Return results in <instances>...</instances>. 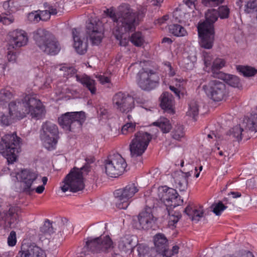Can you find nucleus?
I'll use <instances>...</instances> for the list:
<instances>
[{
  "instance_id": "obj_56",
  "label": "nucleus",
  "mask_w": 257,
  "mask_h": 257,
  "mask_svg": "<svg viewBox=\"0 0 257 257\" xmlns=\"http://www.w3.org/2000/svg\"><path fill=\"white\" fill-rule=\"evenodd\" d=\"M149 248L145 245H140L138 248V254L140 257H146L148 254Z\"/></svg>"
},
{
  "instance_id": "obj_2",
  "label": "nucleus",
  "mask_w": 257,
  "mask_h": 257,
  "mask_svg": "<svg viewBox=\"0 0 257 257\" xmlns=\"http://www.w3.org/2000/svg\"><path fill=\"white\" fill-rule=\"evenodd\" d=\"M86 163L82 167L78 168L74 167L65 177L63 182V185L61 187L63 192L69 190L72 192H76L82 190L84 187L83 177L90 172V164L94 162L93 157H87Z\"/></svg>"
},
{
  "instance_id": "obj_51",
  "label": "nucleus",
  "mask_w": 257,
  "mask_h": 257,
  "mask_svg": "<svg viewBox=\"0 0 257 257\" xmlns=\"http://www.w3.org/2000/svg\"><path fill=\"white\" fill-rule=\"evenodd\" d=\"M190 218L192 220L198 221L201 217H203V211L201 208L198 209H194V211L192 212Z\"/></svg>"
},
{
  "instance_id": "obj_38",
  "label": "nucleus",
  "mask_w": 257,
  "mask_h": 257,
  "mask_svg": "<svg viewBox=\"0 0 257 257\" xmlns=\"http://www.w3.org/2000/svg\"><path fill=\"white\" fill-rule=\"evenodd\" d=\"M216 10L220 19H227L229 17L230 11L227 6H220Z\"/></svg>"
},
{
  "instance_id": "obj_14",
  "label": "nucleus",
  "mask_w": 257,
  "mask_h": 257,
  "mask_svg": "<svg viewBox=\"0 0 257 257\" xmlns=\"http://www.w3.org/2000/svg\"><path fill=\"white\" fill-rule=\"evenodd\" d=\"M114 106L119 111L127 113L135 107V100L129 95L122 92L115 94L112 98Z\"/></svg>"
},
{
  "instance_id": "obj_55",
  "label": "nucleus",
  "mask_w": 257,
  "mask_h": 257,
  "mask_svg": "<svg viewBox=\"0 0 257 257\" xmlns=\"http://www.w3.org/2000/svg\"><path fill=\"white\" fill-rule=\"evenodd\" d=\"M13 4V2L11 0L5 1L3 3V7L7 11V13L11 14L15 11V9L12 6Z\"/></svg>"
},
{
  "instance_id": "obj_42",
  "label": "nucleus",
  "mask_w": 257,
  "mask_h": 257,
  "mask_svg": "<svg viewBox=\"0 0 257 257\" xmlns=\"http://www.w3.org/2000/svg\"><path fill=\"white\" fill-rule=\"evenodd\" d=\"M13 97V94L8 89H3L0 91V101L7 102Z\"/></svg>"
},
{
  "instance_id": "obj_60",
  "label": "nucleus",
  "mask_w": 257,
  "mask_h": 257,
  "mask_svg": "<svg viewBox=\"0 0 257 257\" xmlns=\"http://www.w3.org/2000/svg\"><path fill=\"white\" fill-rule=\"evenodd\" d=\"M105 13L108 16L112 19L114 22L116 23L118 18V12L117 14H115L112 10L106 9V10L105 11Z\"/></svg>"
},
{
  "instance_id": "obj_30",
  "label": "nucleus",
  "mask_w": 257,
  "mask_h": 257,
  "mask_svg": "<svg viewBox=\"0 0 257 257\" xmlns=\"http://www.w3.org/2000/svg\"><path fill=\"white\" fill-rule=\"evenodd\" d=\"M169 33L176 37L185 36L187 34L185 29L180 25L172 24L169 26Z\"/></svg>"
},
{
  "instance_id": "obj_54",
  "label": "nucleus",
  "mask_w": 257,
  "mask_h": 257,
  "mask_svg": "<svg viewBox=\"0 0 257 257\" xmlns=\"http://www.w3.org/2000/svg\"><path fill=\"white\" fill-rule=\"evenodd\" d=\"M16 233L14 231H12L8 237V245L11 246H13L16 244Z\"/></svg>"
},
{
  "instance_id": "obj_5",
  "label": "nucleus",
  "mask_w": 257,
  "mask_h": 257,
  "mask_svg": "<svg viewBox=\"0 0 257 257\" xmlns=\"http://www.w3.org/2000/svg\"><path fill=\"white\" fill-rule=\"evenodd\" d=\"M22 139L16 133L8 134L1 138L0 153L7 159L8 164H13L17 160L21 151Z\"/></svg>"
},
{
  "instance_id": "obj_21",
  "label": "nucleus",
  "mask_w": 257,
  "mask_h": 257,
  "mask_svg": "<svg viewBox=\"0 0 257 257\" xmlns=\"http://www.w3.org/2000/svg\"><path fill=\"white\" fill-rule=\"evenodd\" d=\"M20 210L18 206H11L8 210L4 211L3 219L9 224L10 227H14L20 221Z\"/></svg>"
},
{
  "instance_id": "obj_58",
  "label": "nucleus",
  "mask_w": 257,
  "mask_h": 257,
  "mask_svg": "<svg viewBox=\"0 0 257 257\" xmlns=\"http://www.w3.org/2000/svg\"><path fill=\"white\" fill-rule=\"evenodd\" d=\"M89 172L90 173V174L88 175V181L90 184L93 185L92 188H93V185L96 183L98 178V175L93 172L90 171Z\"/></svg>"
},
{
  "instance_id": "obj_10",
  "label": "nucleus",
  "mask_w": 257,
  "mask_h": 257,
  "mask_svg": "<svg viewBox=\"0 0 257 257\" xmlns=\"http://www.w3.org/2000/svg\"><path fill=\"white\" fill-rule=\"evenodd\" d=\"M151 139L152 136L148 133H137L129 146L131 156L137 157L142 156L147 149Z\"/></svg>"
},
{
  "instance_id": "obj_44",
  "label": "nucleus",
  "mask_w": 257,
  "mask_h": 257,
  "mask_svg": "<svg viewBox=\"0 0 257 257\" xmlns=\"http://www.w3.org/2000/svg\"><path fill=\"white\" fill-rule=\"evenodd\" d=\"M30 244H23L21 250L20 251L16 257H32V253L30 252Z\"/></svg>"
},
{
  "instance_id": "obj_33",
  "label": "nucleus",
  "mask_w": 257,
  "mask_h": 257,
  "mask_svg": "<svg viewBox=\"0 0 257 257\" xmlns=\"http://www.w3.org/2000/svg\"><path fill=\"white\" fill-rule=\"evenodd\" d=\"M104 166L106 174L111 177H117V174L116 171V168L112 165V162L108 157L107 159L104 162Z\"/></svg>"
},
{
  "instance_id": "obj_29",
  "label": "nucleus",
  "mask_w": 257,
  "mask_h": 257,
  "mask_svg": "<svg viewBox=\"0 0 257 257\" xmlns=\"http://www.w3.org/2000/svg\"><path fill=\"white\" fill-rule=\"evenodd\" d=\"M219 79L224 80L228 85L233 87H238L240 85L239 79L235 75L226 73L221 74Z\"/></svg>"
},
{
  "instance_id": "obj_22",
  "label": "nucleus",
  "mask_w": 257,
  "mask_h": 257,
  "mask_svg": "<svg viewBox=\"0 0 257 257\" xmlns=\"http://www.w3.org/2000/svg\"><path fill=\"white\" fill-rule=\"evenodd\" d=\"M72 34L73 39V47L76 52L80 54H84L87 50V42H83L80 38L79 32L76 28L72 30Z\"/></svg>"
},
{
  "instance_id": "obj_35",
  "label": "nucleus",
  "mask_w": 257,
  "mask_h": 257,
  "mask_svg": "<svg viewBox=\"0 0 257 257\" xmlns=\"http://www.w3.org/2000/svg\"><path fill=\"white\" fill-rule=\"evenodd\" d=\"M237 69L245 77L254 76L257 73V70L256 69L249 66H238Z\"/></svg>"
},
{
  "instance_id": "obj_62",
  "label": "nucleus",
  "mask_w": 257,
  "mask_h": 257,
  "mask_svg": "<svg viewBox=\"0 0 257 257\" xmlns=\"http://www.w3.org/2000/svg\"><path fill=\"white\" fill-rule=\"evenodd\" d=\"M0 121L3 125L8 126L10 124L11 119L8 116L3 115L0 117Z\"/></svg>"
},
{
  "instance_id": "obj_63",
  "label": "nucleus",
  "mask_w": 257,
  "mask_h": 257,
  "mask_svg": "<svg viewBox=\"0 0 257 257\" xmlns=\"http://www.w3.org/2000/svg\"><path fill=\"white\" fill-rule=\"evenodd\" d=\"M61 4V1L59 2L58 3H56L54 6H50L48 8V11L50 12V15H54L57 14V10L56 8L59 6V5Z\"/></svg>"
},
{
  "instance_id": "obj_11",
  "label": "nucleus",
  "mask_w": 257,
  "mask_h": 257,
  "mask_svg": "<svg viewBox=\"0 0 257 257\" xmlns=\"http://www.w3.org/2000/svg\"><path fill=\"white\" fill-rule=\"evenodd\" d=\"M159 80L158 74L153 70L142 69L137 74L138 84L144 90L155 89L159 85Z\"/></svg>"
},
{
  "instance_id": "obj_34",
  "label": "nucleus",
  "mask_w": 257,
  "mask_h": 257,
  "mask_svg": "<svg viewBox=\"0 0 257 257\" xmlns=\"http://www.w3.org/2000/svg\"><path fill=\"white\" fill-rule=\"evenodd\" d=\"M171 136L173 139L177 141H181L185 137L183 126L181 124L175 125L171 132Z\"/></svg>"
},
{
  "instance_id": "obj_24",
  "label": "nucleus",
  "mask_w": 257,
  "mask_h": 257,
  "mask_svg": "<svg viewBox=\"0 0 257 257\" xmlns=\"http://www.w3.org/2000/svg\"><path fill=\"white\" fill-rule=\"evenodd\" d=\"M109 159L112 162V165L116 168L117 176L121 175L127 166L125 160L118 154H114L109 155Z\"/></svg>"
},
{
  "instance_id": "obj_37",
  "label": "nucleus",
  "mask_w": 257,
  "mask_h": 257,
  "mask_svg": "<svg viewBox=\"0 0 257 257\" xmlns=\"http://www.w3.org/2000/svg\"><path fill=\"white\" fill-rule=\"evenodd\" d=\"M176 187L180 191H185L188 186V180L184 177H180L178 175L175 179Z\"/></svg>"
},
{
  "instance_id": "obj_53",
  "label": "nucleus",
  "mask_w": 257,
  "mask_h": 257,
  "mask_svg": "<svg viewBox=\"0 0 257 257\" xmlns=\"http://www.w3.org/2000/svg\"><path fill=\"white\" fill-rule=\"evenodd\" d=\"M28 19L31 22L34 23H38L40 21L39 13L37 11L29 13L28 15Z\"/></svg>"
},
{
  "instance_id": "obj_52",
  "label": "nucleus",
  "mask_w": 257,
  "mask_h": 257,
  "mask_svg": "<svg viewBox=\"0 0 257 257\" xmlns=\"http://www.w3.org/2000/svg\"><path fill=\"white\" fill-rule=\"evenodd\" d=\"M10 48H8L7 52V59L9 62L15 63L18 57V53L15 50H10Z\"/></svg>"
},
{
  "instance_id": "obj_4",
  "label": "nucleus",
  "mask_w": 257,
  "mask_h": 257,
  "mask_svg": "<svg viewBox=\"0 0 257 257\" xmlns=\"http://www.w3.org/2000/svg\"><path fill=\"white\" fill-rule=\"evenodd\" d=\"M138 14L128 4H123L119 8L118 18L116 22V31L120 35L133 32L138 25Z\"/></svg>"
},
{
  "instance_id": "obj_9",
  "label": "nucleus",
  "mask_w": 257,
  "mask_h": 257,
  "mask_svg": "<svg viewBox=\"0 0 257 257\" xmlns=\"http://www.w3.org/2000/svg\"><path fill=\"white\" fill-rule=\"evenodd\" d=\"M206 95L214 101H220L228 94L225 84L218 80H210L207 84L203 86Z\"/></svg>"
},
{
  "instance_id": "obj_41",
  "label": "nucleus",
  "mask_w": 257,
  "mask_h": 257,
  "mask_svg": "<svg viewBox=\"0 0 257 257\" xmlns=\"http://www.w3.org/2000/svg\"><path fill=\"white\" fill-rule=\"evenodd\" d=\"M246 127L252 132H257V114L247 119Z\"/></svg>"
},
{
  "instance_id": "obj_15",
  "label": "nucleus",
  "mask_w": 257,
  "mask_h": 257,
  "mask_svg": "<svg viewBox=\"0 0 257 257\" xmlns=\"http://www.w3.org/2000/svg\"><path fill=\"white\" fill-rule=\"evenodd\" d=\"M159 195L161 200L168 208H175L183 203V200L181 198L177 191L173 188L165 187L160 192Z\"/></svg>"
},
{
  "instance_id": "obj_28",
  "label": "nucleus",
  "mask_w": 257,
  "mask_h": 257,
  "mask_svg": "<svg viewBox=\"0 0 257 257\" xmlns=\"http://www.w3.org/2000/svg\"><path fill=\"white\" fill-rule=\"evenodd\" d=\"M153 125L158 126L163 133H168L172 128L170 120L166 117H160L157 121L154 122Z\"/></svg>"
},
{
  "instance_id": "obj_7",
  "label": "nucleus",
  "mask_w": 257,
  "mask_h": 257,
  "mask_svg": "<svg viewBox=\"0 0 257 257\" xmlns=\"http://www.w3.org/2000/svg\"><path fill=\"white\" fill-rule=\"evenodd\" d=\"M85 120V113L82 111L66 112L58 118L59 125L68 132L80 128Z\"/></svg>"
},
{
  "instance_id": "obj_50",
  "label": "nucleus",
  "mask_w": 257,
  "mask_h": 257,
  "mask_svg": "<svg viewBox=\"0 0 257 257\" xmlns=\"http://www.w3.org/2000/svg\"><path fill=\"white\" fill-rule=\"evenodd\" d=\"M245 11L247 13H250L257 9V0H250L245 5Z\"/></svg>"
},
{
  "instance_id": "obj_23",
  "label": "nucleus",
  "mask_w": 257,
  "mask_h": 257,
  "mask_svg": "<svg viewBox=\"0 0 257 257\" xmlns=\"http://www.w3.org/2000/svg\"><path fill=\"white\" fill-rule=\"evenodd\" d=\"M174 100L172 95L168 92H164L161 95L160 105L162 108L170 113L174 114Z\"/></svg>"
},
{
  "instance_id": "obj_12",
  "label": "nucleus",
  "mask_w": 257,
  "mask_h": 257,
  "mask_svg": "<svg viewBox=\"0 0 257 257\" xmlns=\"http://www.w3.org/2000/svg\"><path fill=\"white\" fill-rule=\"evenodd\" d=\"M58 134V128L55 124L50 121L43 124L40 136L43 145L47 149L50 150L54 149L57 143Z\"/></svg>"
},
{
  "instance_id": "obj_8",
  "label": "nucleus",
  "mask_w": 257,
  "mask_h": 257,
  "mask_svg": "<svg viewBox=\"0 0 257 257\" xmlns=\"http://www.w3.org/2000/svg\"><path fill=\"white\" fill-rule=\"evenodd\" d=\"M85 247L91 252L106 254L113 250L114 244L109 235H100L94 238H88Z\"/></svg>"
},
{
  "instance_id": "obj_59",
  "label": "nucleus",
  "mask_w": 257,
  "mask_h": 257,
  "mask_svg": "<svg viewBox=\"0 0 257 257\" xmlns=\"http://www.w3.org/2000/svg\"><path fill=\"white\" fill-rule=\"evenodd\" d=\"M39 16L40 21H46L50 19L51 15L48 10H45L40 11Z\"/></svg>"
},
{
  "instance_id": "obj_27",
  "label": "nucleus",
  "mask_w": 257,
  "mask_h": 257,
  "mask_svg": "<svg viewBox=\"0 0 257 257\" xmlns=\"http://www.w3.org/2000/svg\"><path fill=\"white\" fill-rule=\"evenodd\" d=\"M225 64V61L224 59L221 58L215 59L211 66L212 76L214 78H219L221 74L224 73L220 71Z\"/></svg>"
},
{
  "instance_id": "obj_3",
  "label": "nucleus",
  "mask_w": 257,
  "mask_h": 257,
  "mask_svg": "<svg viewBox=\"0 0 257 257\" xmlns=\"http://www.w3.org/2000/svg\"><path fill=\"white\" fill-rule=\"evenodd\" d=\"M218 17L216 9L208 10L205 13V21L198 23L197 30L201 47L208 49L212 47L214 40L213 24Z\"/></svg>"
},
{
  "instance_id": "obj_64",
  "label": "nucleus",
  "mask_w": 257,
  "mask_h": 257,
  "mask_svg": "<svg viewBox=\"0 0 257 257\" xmlns=\"http://www.w3.org/2000/svg\"><path fill=\"white\" fill-rule=\"evenodd\" d=\"M194 211V209H192V208L190 206H188L184 209V212L188 215L190 217L192 214V212Z\"/></svg>"
},
{
  "instance_id": "obj_46",
  "label": "nucleus",
  "mask_w": 257,
  "mask_h": 257,
  "mask_svg": "<svg viewBox=\"0 0 257 257\" xmlns=\"http://www.w3.org/2000/svg\"><path fill=\"white\" fill-rule=\"evenodd\" d=\"M243 131V130L239 126H235L233 128H232L231 132V135L232 136L236 138L238 141L241 140L242 139V132Z\"/></svg>"
},
{
  "instance_id": "obj_48",
  "label": "nucleus",
  "mask_w": 257,
  "mask_h": 257,
  "mask_svg": "<svg viewBox=\"0 0 257 257\" xmlns=\"http://www.w3.org/2000/svg\"><path fill=\"white\" fill-rule=\"evenodd\" d=\"M11 14L5 13L0 15V22L3 23L5 25H10L12 23L14 19Z\"/></svg>"
},
{
  "instance_id": "obj_13",
  "label": "nucleus",
  "mask_w": 257,
  "mask_h": 257,
  "mask_svg": "<svg viewBox=\"0 0 257 257\" xmlns=\"http://www.w3.org/2000/svg\"><path fill=\"white\" fill-rule=\"evenodd\" d=\"M139 191L134 183H131L122 189L114 192L116 206L120 209H125L130 204V200Z\"/></svg>"
},
{
  "instance_id": "obj_19",
  "label": "nucleus",
  "mask_w": 257,
  "mask_h": 257,
  "mask_svg": "<svg viewBox=\"0 0 257 257\" xmlns=\"http://www.w3.org/2000/svg\"><path fill=\"white\" fill-rule=\"evenodd\" d=\"M155 250L158 254L165 257H171L169 255L168 241L165 235L161 233L156 234L154 237Z\"/></svg>"
},
{
  "instance_id": "obj_31",
  "label": "nucleus",
  "mask_w": 257,
  "mask_h": 257,
  "mask_svg": "<svg viewBox=\"0 0 257 257\" xmlns=\"http://www.w3.org/2000/svg\"><path fill=\"white\" fill-rule=\"evenodd\" d=\"M130 40L136 47H141L145 42L144 37L140 32H136L132 34Z\"/></svg>"
},
{
  "instance_id": "obj_6",
  "label": "nucleus",
  "mask_w": 257,
  "mask_h": 257,
  "mask_svg": "<svg viewBox=\"0 0 257 257\" xmlns=\"http://www.w3.org/2000/svg\"><path fill=\"white\" fill-rule=\"evenodd\" d=\"M33 39L38 47L46 54L55 55L60 50L58 42L54 36L43 29H38L33 32Z\"/></svg>"
},
{
  "instance_id": "obj_45",
  "label": "nucleus",
  "mask_w": 257,
  "mask_h": 257,
  "mask_svg": "<svg viewBox=\"0 0 257 257\" xmlns=\"http://www.w3.org/2000/svg\"><path fill=\"white\" fill-rule=\"evenodd\" d=\"M136 123L132 122H127L122 126L121 132L123 135L132 133L136 130Z\"/></svg>"
},
{
  "instance_id": "obj_43",
  "label": "nucleus",
  "mask_w": 257,
  "mask_h": 257,
  "mask_svg": "<svg viewBox=\"0 0 257 257\" xmlns=\"http://www.w3.org/2000/svg\"><path fill=\"white\" fill-rule=\"evenodd\" d=\"M211 208L212 209V211L216 215H220L221 212L224 210L227 206H225L222 202L219 201L217 203L213 204Z\"/></svg>"
},
{
  "instance_id": "obj_17",
  "label": "nucleus",
  "mask_w": 257,
  "mask_h": 257,
  "mask_svg": "<svg viewBox=\"0 0 257 257\" xmlns=\"http://www.w3.org/2000/svg\"><path fill=\"white\" fill-rule=\"evenodd\" d=\"M138 220H133V226L138 229L148 230L155 224L156 218L152 214V208L147 207L138 216Z\"/></svg>"
},
{
  "instance_id": "obj_36",
  "label": "nucleus",
  "mask_w": 257,
  "mask_h": 257,
  "mask_svg": "<svg viewBox=\"0 0 257 257\" xmlns=\"http://www.w3.org/2000/svg\"><path fill=\"white\" fill-rule=\"evenodd\" d=\"M52 222L46 219L42 226L40 227V232L44 235H50L54 232V229L52 225Z\"/></svg>"
},
{
  "instance_id": "obj_1",
  "label": "nucleus",
  "mask_w": 257,
  "mask_h": 257,
  "mask_svg": "<svg viewBox=\"0 0 257 257\" xmlns=\"http://www.w3.org/2000/svg\"><path fill=\"white\" fill-rule=\"evenodd\" d=\"M9 114L14 119H22L28 114L37 119L42 118L45 114V106L41 100L34 95L25 97L11 101L9 104Z\"/></svg>"
},
{
  "instance_id": "obj_39",
  "label": "nucleus",
  "mask_w": 257,
  "mask_h": 257,
  "mask_svg": "<svg viewBox=\"0 0 257 257\" xmlns=\"http://www.w3.org/2000/svg\"><path fill=\"white\" fill-rule=\"evenodd\" d=\"M30 246L32 257H46L44 251L35 244H30Z\"/></svg>"
},
{
  "instance_id": "obj_47",
  "label": "nucleus",
  "mask_w": 257,
  "mask_h": 257,
  "mask_svg": "<svg viewBox=\"0 0 257 257\" xmlns=\"http://www.w3.org/2000/svg\"><path fill=\"white\" fill-rule=\"evenodd\" d=\"M11 14L5 13L0 15V22L3 23L5 25H10L12 23L14 19Z\"/></svg>"
},
{
  "instance_id": "obj_57",
  "label": "nucleus",
  "mask_w": 257,
  "mask_h": 257,
  "mask_svg": "<svg viewBox=\"0 0 257 257\" xmlns=\"http://www.w3.org/2000/svg\"><path fill=\"white\" fill-rule=\"evenodd\" d=\"M60 70L64 71L65 72L64 74L65 75H73L76 71L75 68L70 66H63L60 68Z\"/></svg>"
},
{
  "instance_id": "obj_61",
  "label": "nucleus",
  "mask_w": 257,
  "mask_h": 257,
  "mask_svg": "<svg viewBox=\"0 0 257 257\" xmlns=\"http://www.w3.org/2000/svg\"><path fill=\"white\" fill-rule=\"evenodd\" d=\"M170 89L174 93V94L176 95L177 97H178V98H181V95L183 96L184 95V92H182L181 90L179 89L178 88L175 87L174 86L170 85L169 86Z\"/></svg>"
},
{
  "instance_id": "obj_26",
  "label": "nucleus",
  "mask_w": 257,
  "mask_h": 257,
  "mask_svg": "<svg viewBox=\"0 0 257 257\" xmlns=\"http://www.w3.org/2000/svg\"><path fill=\"white\" fill-rule=\"evenodd\" d=\"M135 244H133L132 236L126 235L121 237L118 243V248L120 251L125 253L131 252Z\"/></svg>"
},
{
  "instance_id": "obj_25",
  "label": "nucleus",
  "mask_w": 257,
  "mask_h": 257,
  "mask_svg": "<svg viewBox=\"0 0 257 257\" xmlns=\"http://www.w3.org/2000/svg\"><path fill=\"white\" fill-rule=\"evenodd\" d=\"M76 80L81 83L84 86L86 87L91 94H95L96 92L95 81L91 79L89 76L84 74L83 75H76Z\"/></svg>"
},
{
  "instance_id": "obj_32",
  "label": "nucleus",
  "mask_w": 257,
  "mask_h": 257,
  "mask_svg": "<svg viewBox=\"0 0 257 257\" xmlns=\"http://www.w3.org/2000/svg\"><path fill=\"white\" fill-rule=\"evenodd\" d=\"M169 215L168 224L170 226H174L181 217V214L178 212L171 210V208H166Z\"/></svg>"
},
{
  "instance_id": "obj_18",
  "label": "nucleus",
  "mask_w": 257,
  "mask_h": 257,
  "mask_svg": "<svg viewBox=\"0 0 257 257\" xmlns=\"http://www.w3.org/2000/svg\"><path fill=\"white\" fill-rule=\"evenodd\" d=\"M19 175L22 183L23 191L28 194H31L35 190L32 186L37 179L38 174L33 171L25 169L22 170Z\"/></svg>"
},
{
  "instance_id": "obj_20",
  "label": "nucleus",
  "mask_w": 257,
  "mask_h": 257,
  "mask_svg": "<svg viewBox=\"0 0 257 257\" xmlns=\"http://www.w3.org/2000/svg\"><path fill=\"white\" fill-rule=\"evenodd\" d=\"M10 37V46H12L13 48L25 46L28 40L26 33L22 30H15L11 32Z\"/></svg>"
},
{
  "instance_id": "obj_49",
  "label": "nucleus",
  "mask_w": 257,
  "mask_h": 257,
  "mask_svg": "<svg viewBox=\"0 0 257 257\" xmlns=\"http://www.w3.org/2000/svg\"><path fill=\"white\" fill-rule=\"evenodd\" d=\"M224 0H202V4L205 7H216L224 2Z\"/></svg>"
},
{
  "instance_id": "obj_16",
  "label": "nucleus",
  "mask_w": 257,
  "mask_h": 257,
  "mask_svg": "<svg viewBox=\"0 0 257 257\" xmlns=\"http://www.w3.org/2000/svg\"><path fill=\"white\" fill-rule=\"evenodd\" d=\"M86 34L93 45H98L103 38L102 23L99 21L91 20L86 24Z\"/></svg>"
},
{
  "instance_id": "obj_40",
  "label": "nucleus",
  "mask_w": 257,
  "mask_h": 257,
  "mask_svg": "<svg viewBox=\"0 0 257 257\" xmlns=\"http://www.w3.org/2000/svg\"><path fill=\"white\" fill-rule=\"evenodd\" d=\"M189 110L187 113L188 115L192 116L195 118V116L198 114L199 106L196 101L192 100L189 105Z\"/></svg>"
}]
</instances>
